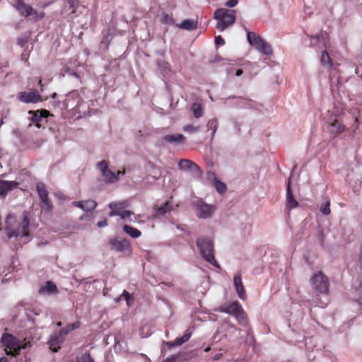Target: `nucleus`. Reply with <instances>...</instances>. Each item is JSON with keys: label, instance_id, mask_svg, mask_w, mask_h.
<instances>
[{"label": "nucleus", "instance_id": "8", "mask_svg": "<svg viewBox=\"0 0 362 362\" xmlns=\"http://www.w3.org/2000/svg\"><path fill=\"white\" fill-rule=\"evenodd\" d=\"M12 5L21 16H33L35 20H40L44 17V13H38L30 5L25 4L23 0H15Z\"/></svg>", "mask_w": 362, "mask_h": 362}, {"label": "nucleus", "instance_id": "6", "mask_svg": "<svg viewBox=\"0 0 362 362\" xmlns=\"http://www.w3.org/2000/svg\"><path fill=\"white\" fill-rule=\"evenodd\" d=\"M247 39L250 45L265 55L272 54V48L269 43L253 32H248Z\"/></svg>", "mask_w": 362, "mask_h": 362}, {"label": "nucleus", "instance_id": "59", "mask_svg": "<svg viewBox=\"0 0 362 362\" xmlns=\"http://www.w3.org/2000/svg\"><path fill=\"white\" fill-rule=\"evenodd\" d=\"M173 359L167 358L163 362H173Z\"/></svg>", "mask_w": 362, "mask_h": 362}, {"label": "nucleus", "instance_id": "25", "mask_svg": "<svg viewBox=\"0 0 362 362\" xmlns=\"http://www.w3.org/2000/svg\"><path fill=\"white\" fill-rule=\"evenodd\" d=\"M298 206V202L294 199L290 186V181L288 182L286 187V207L291 210Z\"/></svg>", "mask_w": 362, "mask_h": 362}, {"label": "nucleus", "instance_id": "9", "mask_svg": "<svg viewBox=\"0 0 362 362\" xmlns=\"http://www.w3.org/2000/svg\"><path fill=\"white\" fill-rule=\"evenodd\" d=\"M313 288L321 293H327L329 291V281L322 272L314 274L310 279Z\"/></svg>", "mask_w": 362, "mask_h": 362}, {"label": "nucleus", "instance_id": "32", "mask_svg": "<svg viewBox=\"0 0 362 362\" xmlns=\"http://www.w3.org/2000/svg\"><path fill=\"white\" fill-rule=\"evenodd\" d=\"M192 111L196 118H199L203 115V109L202 105L199 103H194L192 105Z\"/></svg>", "mask_w": 362, "mask_h": 362}, {"label": "nucleus", "instance_id": "15", "mask_svg": "<svg viewBox=\"0 0 362 362\" xmlns=\"http://www.w3.org/2000/svg\"><path fill=\"white\" fill-rule=\"evenodd\" d=\"M109 243L111 245V249L117 252L125 253L131 250L130 241L127 238L119 239L115 238L111 239Z\"/></svg>", "mask_w": 362, "mask_h": 362}, {"label": "nucleus", "instance_id": "33", "mask_svg": "<svg viewBox=\"0 0 362 362\" xmlns=\"http://www.w3.org/2000/svg\"><path fill=\"white\" fill-rule=\"evenodd\" d=\"M79 326H80V323L78 322H76L68 325L66 327L62 328L59 331L65 337L69 332H71L76 328H78Z\"/></svg>", "mask_w": 362, "mask_h": 362}, {"label": "nucleus", "instance_id": "17", "mask_svg": "<svg viewBox=\"0 0 362 362\" xmlns=\"http://www.w3.org/2000/svg\"><path fill=\"white\" fill-rule=\"evenodd\" d=\"M64 336L60 331L54 332L51 334L48 344L49 349L54 352H57L59 349L61 344L64 342Z\"/></svg>", "mask_w": 362, "mask_h": 362}, {"label": "nucleus", "instance_id": "10", "mask_svg": "<svg viewBox=\"0 0 362 362\" xmlns=\"http://www.w3.org/2000/svg\"><path fill=\"white\" fill-rule=\"evenodd\" d=\"M196 215L199 218L206 219L213 215L216 210L215 206L205 203L201 199L194 202Z\"/></svg>", "mask_w": 362, "mask_h": 362}, {"label": "nucleus", "instance_id": "21", "mask_svg": "<svg viewBox=\"0 0 362 362\" xmlns=\"http://www.w3.org/2000/svg\"><path fill=\"white\" fill-rule=\"evenodd\" d=\"M73 206L80 208L85 211H91L97 207V202L94 200L76 201Z\"/></svg>", "mask_w": 362, "mask_h": 362}, {"label": "nucleus", "instance_id": "23", "mask_svg": "<svg viewBox=\"0 0 362 362\" xmlns=\"http://www.w3.org/2000/svg\"><path fill=\"white\" fill-rule=\"evenodd\" d=\"M38 293L40 295H52L58 293L57 286L51 281H48L45 284L40 287Z\"/></svg>", "mask_w": 362, "mask_h": 362}, {"label": "nucleus", "instance_id": "55", "mask_svg": "<svg viewBox=\"0 0 362 362\" xmlns=\"http://www.w3.org/2000/svg\"><path fill=\"white\" fill-rule=\"evenodd\" d=\"M122 298H124V296H122V295H120L119 296H118V297L116 298L115 301H116V302H119V301H120Z\"/></svg>", "mask_w": 362, "mask_h": 362}, {"label": "nucleus", "instance_id": "53", "mask_svg": "<svg viewBox=\"0 0 362 362\" xmlns=\"http://www.w3.org/2000/svg\"><path fill=\"white\" fill-rule=\"evenodd\" d=\"M233 362H247V361L244 358H241V359H237Z\"/></svg>", "mask_w": 362, "mask_h": 362}, {"label": "nucleus", "instance_id": "49", "mask_svg": "<svg viewBox=\"0 0 362 362\" xmlns=\"http://www.w3.org/2000/svg\"><path fill=\"white\" fill-rule=\"evenodd\" d=\"M191 337V334L190 333H185L182 337V339L184 340L185 342L187 341L189 338Z\"/></svg>", "mask_w": 362, "mask_h": 362}, {"label": "nucleus", "instance_id": "4", "mask_svg": "<svg viewBox=\"0 0 362 362\" xmlns=\"http://www.w3.org/2000/svg\"><path fill=\"white\" fill-rule=\"evenodd\" d=\"M83 105V100L77 90L69 93L62 103V107L71 112L73 115L81 114V108Z\"/></svg>", "mask_w": 362, "mask_h": 362}, {"label": "nucleus", "instance_id": "46", "mask_svg": "<svg viewBox=\"0 0 362 362\" xmlns=\"http://www.w3.org/2000/svg\"><path fill=\"white\" fill-rule=\"evenodd\" d=\"M97 226L99 228H103L107 226V221L106 219H104L103 221H98L97 223Z\"/></svg>", "mask_w": 362, "mask_h": 362}, {"label": "nucleus", "instance_id": "47", "mask_svg": "<svg viewBox=\"0 0 362 362\" xmlns=\"http://www.w3.org/2000/svg\"><path fill=\"white\" fill-rule=\"evenodd\" d=\"M76 2L75 0H69V7H70V8L73 9V12L74 11V8L76 7Z\"/></svg>", "mask_w": 362, "mask_h": 362}, {"label": "nucleus", "instance_id": "13", "mask_svg": "<svg viewBox=\"0 0 362 362\" xmlns=\"http://www.w3.org/2000/svg\"><path fill=\"white\" fill-rule=\"evenodd\" d=\"M17 99L23 103H37L42 101V96L37 90H32L29 92H19Z\"/></svg>", "mask_w": 362, "mask_h": 362}, {"label": "nucleus", "instance_id": "41", "mask_svg": "<svg viewBox=\"0 0 362 362\" xmlns=\"http://www.w3.org/2000/svg\"><path fill=\"white\" fill-rule=\"evenodd\" d=\"M133 214L134 213L131 211L123 210L118 216L120 217L121 219L126 220L127 218H129L130 216Z\"/></svg>", "mask_w": 362, "mask_h": 362}, {"label": "nucleus", "instance_id": "3", "mask_svg": "<svg viewBox=\"0 0 362 362\" xmlns=\"http://www.w3.org/2000/svg\"><path fill=\"white\" fill-rule=\"evenodd\" d=\"M236 11L226 8H219L214 13V18L217 21L216 28L220 31L231 26L235 20Z\"/></svg>", "mask_w": 362, "mask_h": 362}, {"label": "nucleus", "instance_id": "34", "mask_svg": "<svg viewBox=\"0 0 362 362\" xmlns=\"http://www.w3.org/2000/svg\"><path fill=\"white\" fill-rule=\"evenodd\" d=\"M207 127L209 129H211L212 131L211 136L212 137L214 136L217 130L218 127V122L216 119H211L209 120L207 123Z\"/></svg>", "mask_w": 362, "mask_h": 362}, {"label": "nucleus", "instance_id": "38", "mask_svg": "<svg viewBox=\"0 0 362 362\" xmlns=\"http://www.w3.org/2000/svg\"><path fill=\"white\" fill-rule=\"evenodd\" d=\"M184 343H185V341L181 337L177 338L174 341L166 342V345L169 348H171V347L176 346H180Z\"/></svg>", "mask_w": 362, "mask_h": 362}, {"label": "nucleus", "instance_id": "18", "mask_svg": "<svg viewBox=\"0 0 362 362\" xmlns=\"http://www.w3.org/2000/svg\"><path fill=\"white\" fill-rule=\"evenodd\" d=\"M128 206V202L126 200L110 202L108 204V208L110 209L109 216L113 217L120 214V213Z\"/></svg>", "mask_w": 362, "mask_h": 362}, {"label": "nucleus", "instance_id": "62", "mask_svg": "<svg viewBox=\"0 0 362 362\" xmlns=\"http://www.w3.org/2000/svg\"><path fill=\"white\" fill-rule=\"evenodd\" d=\"M59 197L60 199H62V198L64 197V195H63V194H61L60 196H59Z\"/></svg>", "mask_w": 362, "mask_h": 362}, {"label": "nucleus", "instance_id": "61", "mask_svg": "<svg viewBox=\"0 0 362 362\" xmlns=\"http://www.w3.org/2000/svg\"><path fill=\"white\" fill-rule=\"evenodd\" d=\"M210 350V348L209 347H207L206 349H205V351L207 352Z\"/></svg>", "mask_w": 362, "mask_h": 362}, {"label": "nucleus", "instance_id": "14", "mask_svg": "<svg viewBox=\"0 0 362 362\" xmlns=\"http://www.w3.org/2000/svg\"><path fill=\"white\" fill-rule=\"evenodd\" d=\"M37 192L41 202L42 210L45 212L51 211L52 205L48 199V192L42 183H38L36 186Z\"/></svg>", "mask_w": 362, "mask_h": 362}, {"label": "nucleus", "instance_id": "19", "mask_svg": "<svg viewBox=\"0 0 362 362\" xmlns=\"http://www.w3.org/2000/svg\"><path fill=\"white\" fill-rule=\"evenodd\" d=\"M28 114L30 115L29 119L35 123L37 127H40V123L43 119L47 118L49 115V112L47 110H37L36 112L30 110Z\"/></svg>", "mask_w": 362, "mask_h": 362}, {"label": "nucleus", "instance_id": "54", "mask_svg": "<svg viewBox=\"0 0 362 362\" xmlns=\"http://www.w3.org/2000/svg\"><path fill=\"white\" fill-rule=\"evenodd\" d=\"M0 362H8V361L6 357H1L0 358Z\"/></svg>", "mask_w": 362, "mask_h": 362}, {"label": "nucleus", "instance_id": "29", "mask_svg": "<svg viewBox=\"0 0 362 362\" xmlns=\"http://www.w3.org/2000/svg\"><path fill=\"white\" fill-rule=\"evenodd\" d=\"M208 176L209 177H213L214 178V187L218 193L223 194L226 191V185L223 182L217 180L216 177H215L214 173H209Z\"/></svg>", "mask_w": 362, "mask_h": 362}, {"label": "nucleus", "instance_id": "5", "mask_svg": "<svg viewBox=\"0 0 362 362\" xmlns=\"http://www.w3.org/2000/svg\"><path fill=\"white\" fill-rule=\"evenodd\" d=\"M1 343L5 346L6 354L16 356L22 349H25L27 343L18 340L14 336L9 334H4L1 339Z\"/></svg>", "mask_w": 362, "mask_h": 362}, {"label": "nucleus", "instance_id": "63", "mask_svg": "<svg viewBox=\"0 0 362 362\" xmlns=\"http://www.w3.org/2000/svg\"><path fill=\"white\" fill-rule=\"evenodd\" d=\"M56 95H57V94H56V93H54V94H53V98H55V97H56Z\"/></svg>", "mask_w": 362, "mask_h": 362}, {"label": "nucleus", "instance_id": "24", "mask_svg": "<svg viewBox=\"0 0 362 362\" xmlns=\"http://www.w3.org/2000/svg\"><path fill=\"white\" fill-rule=\"evenodd\" d=\"M328 123V130L330 134L333 135H337L343 132L345 129L344 125H342L340 122H339L337 119H330L327 122Z\"/></svg>", "mask_w": 362, "mask_h": 362}, {"label": "nucleus", "instance_id": "16", "mask_svg": "<svg viewBox=\"0 0 362 362\" xmlns=\"http://www.w3.org/2000/svg\"><path fill=\"white\" fill-rule=\"evenodd\" d=\"M310 46L315 49L325 48L328 42V35L326 32H320L319 34L310 37Z\"/></svg>", "mask_w": 362, "mask_h": 362}, {"label": "nucleus", "instance_id": "7", "mask_svg": "<svg viewBox=\"0 0 362 362\" xmlns=\"http://www.w3.org/2000/svg\"><path fill=\"white\" fill-rule=\"evenodd\" d=\"M220 312L228 313L233 315L239 324L243 326L247 325V318L240 304L238 301L233 302L226 307L221 308Z\"/></svg>", "mask_w": 362, "mask_h": 362}, {"label": "nucleus", "instance_id": "52", "mask_svg": "<svg viewBox=\"0 0 362 362\" xmlns=\"http://www.w3.org/2000/svg\"><path fill=\"white\" fill-rule=\"evenodd\" d=\"M243 74V71L241 69H238L235 71V75L237 76H240Z\"/></svg>", "mask_w": 362, "mask_h": 362}, {"label": "nucleus", "instance_id": "26", "mask_svg": "<svg viewBox=\"0 0 362 362\" xmlns=\"http://www.w3.org/2000/svg\"><path fill=\"white\" fill-rule=\"evenodd\" d=\"M185 137L181 134H168L163 137V140L170 144H183Z\"/></svg>", "mask_w": 362, "mask_h": 362}, {"label": "nucleus", "instance_id": "42", "mask_svg": "<svg viewBox=\"0 0 362 362\" xmlns=\"http://www.w3.org/2000/svg\"><path fill=\"white\" fill-rule=\"evenodd\" d=\"M313 337L305 338L304 345L308 351H310L313 349Z\"/></svg>", "mask_w": 362, "mask_h": 362}, {"label": "nucleus", "instance_id": "44", "mask_svg": "<svg viewBox=\"0 0 362 362\" xmlns=\"http://www.w3.org/2000/svg\"><path fill=\"white\" fill-rule=\"evenodd\" d=\"M238 3V0H229L226 2L225 5L230 8L235 7Z\"/></svg>", "mask_w": 362, "mask_h": 362}, {"label": "nucleus", "instance_id": "40", "mask_svg": "<svg viewBox=\"0 0 362 362\" xmlns=\"http://www.w3.org/2000/svg\"><path fill=\"white\" fill-rule=\"evenodd\" d=\"M160 20L164 23H168V24L173 23V18L167 13H163L161 15Z\"/></svg>", "mask_w": 362, "mask_h": 362}, {"label": "nucleus", "instance_id": "2", "mask_svg": "<svg viewBox=\"0 0 362 362\" xmlns=\"http://www.w3.org/2000/svg\"><path fill=\"white\" fill-rule=\"evenodd\" d=\"M197 245L203 259L213 266L219 268V265L214 257L213 240L209 238L202 237L197 240Z\"/></svg>", "mask_w": 362, "mask_h": 362}, {"label": "nucleus", "instance_id": "60", "mask_svg": "<svg viewBox=\"0 0 362 362\" xmlns=\"http://www.w3.org/2000/svg\"><path fill=\"white\" fill-rule=\"evenodd\" d=\"M57 325L58 327H61L62 326V322H57Z\"/></svg>", "mask_w": 362, "mask_h": 362}, {"label": "nucleus", "instance_id": "22", "mask_svg": "<svg viewBox=\"0 0 362 362\" xmlns=\"http://www.w3.org/2000/svg\"><path fill=\"white\" fill-rule=\"evenodd\" d=\"M233 283L238 297L241 300L246 299V293L243 286L240 274H235L233 277Z\"/></svg>", "mask_w": 362, "mask_h": 362}, {"label": "nucleus", "instance_id": "1", "mask_svg": "<svg viewBox=\"0 0 362 362\" xmlns=\"http://www.w3.org/2000/svg\"><path fill=\"white\" fill-rule=\"evenodd\" d=\"M6 235L8 238H16L18 240H21L25 238L21 243H25L28 242L29 237V220L27 216H24L21 222V224H17L16 218L12 215H8L6 220Z\"/></svg>", "mask_w": 362, "mask_h": 362}, {"label": "nucleus", "instance_id": "57", "mask_svg": "<svg viewBox=\"0 0 362 362\" xmlns=\"http://www.w3.org/2000/svg\"><path fill=\"white\" fill-rule=\"evenodd\" d=\"M46 244H47V241H42H42H41L40 243H39L37 245H38V246H41V245H46Z\"/></svg>", "mask_w": 362, "mask_h": 362}, {"label": "nucleus", "instance_id": "39", "mask_svg": "<svg viewBox=\"0 0 362 362\" xmlns=\"http://www.w3.org/2000/svg\"><path fill=\"white\" fill-rule=\"evenodd\" d=\"M78 362H93L89 354H83L77 358Z\"/></svg>", "mask_w": 362, "mask_h": 362}, {"label": "nucleus", "instance_id": "11", "mask_svg": "<svg viewBox=\"0 0 362 362\" xmlns=\"http://www.w3.org/2000/svg\"><path fill=\"white\" fill-rule=\"evenodd\" d=\"M178 168L181 170L189 171L196 179L201 178L203 174L200 167L189 159H181L178 163Z\"/></svg>", "mask_w": 362, "mask_h": 362}, {"label": "nucleus", "instance_id": "45", "mask_svg": "<svg viewBox=\"0 0 362 362\" xmlns=\"http://www.w3.org/2000/svg\"><path fill=\"white\" fill-rule=\"evenodd\" d=\"M215 42L217 45H225L224 40L220 35L216 36L215 37Z\"/></svg>", "mask_w": 362, "mask_h": 362}, {"label": "nucleus", "instance_id": "48", "mask_svg": "<svg viewBox=\"0 0 362 362\" xmlns=\"http://www.w3.org/2000/svg\"><path fill=\"white\" fill-rule=\"evenodd\" d=\"M125 173H126V170H125V169H124L123 170H118V171L115 173V175H117V176H116V177H117V181H118V180H119V176H120V175H124Z\"/></svg>", "mask_w": 362, "mask_h": 362}, {"label": "nucleus", "instance_id": "51", "mask_svg": "<svg viewBox=\"0 0 362 362\" xmlns=\"http://www.w3.org/2000/svg\"><path fill=\"white\" fill-rule=\"evenodd\" d=\"M235 69H230V70H228V74L230 75V76H233L235 75Z\"/></svg>", "mask_w": 362, "mask_h": 362}, {"label": "nucleus", "instance_id": "20", "mask_svg": "<svg viewBox=\"0 0 362 362\" xmlns=\"http://www.w3.org/2000/svg\"><path fill=\"white\" fill-rule=\"evenodd\" d=\"M18 182L0 180V196L5 197L8 192L17 187Z\"/></svg>", "mask_w": 362, "mask_h": 362}, {"label": "nucleus", "instance_id": "43", "mask_svg": "<svg viewBox=\"0 0 362 362\" xmlns=\"http://www.w3.org/2000/svg\"><path fill=\"white\" fill-rule=\"evenodd\" d=\"M183 130L185 132H190V133H193V132H198L199 131V127H195V126H193V125H191V124H189V125H186L183 127Z\"/></svg>", "mask_w": 362, "mask_h": 362}, {"label": "nucleus", "instance_id": "28", "mask_svg": "<svg viewBox=\"0 0 362 362\" xmlns=\"http://www.w3.org/2000/svg\"><path fill=\"white\" fill-rule=\"evenodd\" d=\"M124 231L132 238H138L141 235V233L139 230L129 225H124L123 226Z\"/></svg>", "mask_w": 362, "mask_h": 362}, {"label": "nucleus", "instance_id": "64", "mask_svg": "<svg viewBox=\"0 0 362 362\" xmlns=\"http://www.w3.org/2000/svg\"><path fill=\"white\" fill-rule=\"evenodd\" d=\"M360 288H361V289H362V284L360 285Z\"/></svg>", "mask_w": 362, "mask_h": 362}, {"label": "nucleus", "instance_id": "35", "mask_svg": "<svg viewBox=\"0 0 362 362\" xmlns=\"http://www.w3.org/2000/svg\"><path fill=\"white\" fill-rule=\"evenodd\" d=\"M330 202L329 200H326L325 202H324L320 207V212L323 214V215H325V216H327L330 214Z\"/></svg>", "mask_w": 362, "mask_h": 362}, {"label": "nucleus", "instance_id": "58", "mask_svg": "<svg viewBox=\"0 0 362 362\" xmlns=\"http://www.w3.org/2000/svg\"><path fill=\"white\" fill-rule=\"evenodd\" d=\"M358 303L362 306V297L358 299Z\"/></svg>", "mask_w": 362, "mask_h": 362}, {"label": "nucleus", "instance_id": "30", "mask_svg": "<svg viewBox=\"0 0 362 362\" xmlns=\"http://www.w3.org/2000/svg\"><path fill=\"white\" fill-rule=\"evenodd\" d=\"M158 66L162 74L164 76H168L170 74V66L167 62L160 60L158 62Z\"/></svg>", "mask_w": 362, "mask_h": 362}, {"label": "nucleus", "instance_id": "37", "mask_svg": "<svg viewBox=\"0 0 362 362\" xmlns=\"http://www.w3.org/2000/svg\"><path fill=\"white\" fill-rule=\"evenodd\" d=\"M122 296H124V299L125 300L127 305L128 306H130L134 303V298L132 296L131 294H129L127 291H124Z\"/></svg>", "mask_w": 362, "mask_h": 362}, {"label": "nucleus", "instance_id": "27", "mask_svg": "<svg viewBox=\"0 0 362 362\" xmlns=\"http://www.w3.org/2000/svg\"><path fill=\"white\" fill-rule=\"evenodd\" d=\"M178 27L186 30H193L197 28V21L192 19H186L180 23Z\"/></svg>", "mask_w": 362, "mask_h": 362}, {"label": "nucleus", "instance_id": "31", "mask_svg": "<svg viewBox=\"0 0 362 362\" xmlns=\"http://www.w3.org/2000/svg\"><path fill=\"white\" fill-rule=\"evenodd\" d=\"M320 62L322 66L325 67H331L332 66V60L327 51L322 52Z\"/></svg>", "mask_w": 362, "mask_h": 362}, {"label": "nucleus", "instance_id": "50", "mask_svg": "<svg viewBox=\"0 0 362 362\" xmlns=\"http://www.w3.org/2000/svg\"><path fill=\"white\" fill-rule=\"evenodd\" d=\"M223 354L221 353H218L214 356V360L218 361L222 357Z\"/></svg>", "mask_w": 362, "mask_h": 362}, {"label": "nucleus", "instance_id": "56", "mask_svg": "<svg viewBox=\"0 0 362 362\" xmlns=\"http://www.w3.org/2000/svg\"><path fill=\"white\" fill-rule=\"evenodd\" d=\"M38 84H39V86H40V90H41V91H42V90H43V88H42V80H41V79H40V80H39V81H38Z\"/></svg>", "mask_w": 362, "mask_h": 362}, {"label": "nucleus", "instance_id": "12", "mask_svg": "<svg viewBox=\"0 0 362 362\" xmlns=\"http://www.w3.org/2000/svg\"><path fill=\"white\" fill-rule=\"evenodd\" d=\"M97 166L106 183H115L117 181V175L109 169L107 161L102 160L98 163Z\"/></svg>", "mask_w": 362, "mask_h": 362}, {"label": "nucleus", "instance_id": "36", "mask_svg": "<svg viewBox=\"0 0 362 362\" xmlns=\"http://www.w3.org/2000/svg\"><path fill=\"white\" fill-rule=\"evenodd\" d=\"M172 209V207L169 203H165L164 205L160 206L157 209L158 215H164L169 212Z\"/></svg>", "mask_w": 362, "mask_h": 362}]
</instances>
